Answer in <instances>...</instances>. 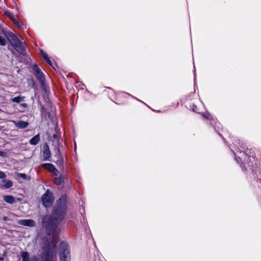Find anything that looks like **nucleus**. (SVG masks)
Wrapping results in <instances>:
<instances>
[{"mask_svg":"<svg viewBox=\"0 0 261 261\" xmlns=\"http://www.w3.org/2000/svg\"><path fill=\"white\" fill-rule=\"evenodd\" d=\"M233 143L234 144V145L238 148V152H240L241 155V156H239L238 158L236 156L234 159L236 162L239 163L240 162H242L243 160V163L242 164V166H241L242 168L243 169H245V170H247V167H249L252 173L257 174L256 170L255 169H253L252 167H251V166L252 165V164H251L250 161H251L252 156H248L247 159L246 160L247 154L246 151H244L246 149V145H245L243 143H241L240 140L238 139H236Z\"/></svg>","mask_w":261,"mask_h":261,"instance_id":"obj_1","label":"nucleus"},{"mask_svg":"<svg viewBox=\"0 0 261 261\" xmlns=\"http://www.w3.org/2000/svg\"><path fill=\"white\" fill-rule=\"evenodd\" d=\"M67 209V196L66 195H62L57 200L56 203L53 208L51 216L57 221L61 222L65 218Z\"/></svg>","mask_w":261,"mask_h":261,"instance_id":"obj_2","label":"nucleus"},{"mask_svg":"<svg viewBox=\"0 0 261 261\" xmlns=\"http://www.w3.org/2000/svg\"><path fill=\"white\" fill-rule=\"evenodd\" d=\"M56 243L54 241L45 244L43 247L42 261H56Z\"/></svg>","mask_w":261,"mask_h":261,"instance_id":"obj_3","label":"nucleus"},{"mask_svg":"<svg viewBox=\"0 0 261 261\" xmlns=\"http://www.w3.org/2000/svg\"><path fill=\"white\" fill-rule=\"evenodd\" d=\"M56 220L51 216L45 215L42 218V225L47 236H53L57 229Z\"/></svg>","mask_w":261,"mask_h":261,"instance_id":"obj_4","label":"nucleus"},{"mask_svg":"<svg viewBox=\"0 0 261 261\" xmlns=\"http://www.w3.org/2000/svg\"><path fill=\"white\" fill-rule=\"evenodd\" d=\"M60 259L61 261L70 260V250L69 245L66 242L62 241L60 245Z\"/></svg>","mask_w":261,"mask_h":261,"instance_id":"obj_5","label":"nucleus"},{"mask_svg":"<svg viewBox=\"0 0 261 261\" xmlns=\"http://www.w3.org/2000/svg\"><path fill=\"white\" fill-rule=\"evenodd\" d=\"M55 198L52 192L47 189L41 197L42 205L45 208L49 207L53 203Z\"/></svg>","mask_w":261,"mask_h":261,"instance_id":"obj_6","label":"nucleus"},{"mask_svg":"<svg viewBox=\"0 0 261 261\" xmlns=\"http://www.w3.org/2000/svg\"><path fill=\"white\" fill-rule=\"evenodd\" d=\"M33 69L34 71V75L37 80L41 85H43L45 81V78L40 69L38 67L37 64H34L33 66Z\"/></svg>","mask_w":261,"mask_h":261,"instance_id":"obj_7","label":"nucleus"},{"mask_svg":"<svg viewBox=\"0 0 261 261\" xmlns=\"http://www.w3.org/2000/svg\"><path fill=\"white\" fill-rule=\"evenodd\" d=\"M42 156L43 161H50L51 157V152L47 143H45L43 145Z\"/></svg>","mask_w":261,"mask_h":261,"instance_id":"obj_8","label":"nucleus"},{"mask_svg":"<svg viewBox=\"0 0 261 261\" xmlns=\"http://www.w3.org/2000/svg\"><path fill=\"white\" fill-rule=\"evenodd\" d=\"M14 49L20 54L23 56H26L25 48L22 44V42L20 40L16 44L12 46Z\"/></svg>","mask_w":261,"mask_h":261,"instance_id":"obj_9","label":"nucleus"},{"mask_svg":"<svg viewBox=\"0 0 261 261\" xmlns=\"http://www.w3.org/2000/svg\"><path fill=\"white\" fill-rule=\"evenodd\" d=\"M20 255L22 258V261H39V259L37 256L34 255L30 257L29 252L27 251L22 252Z\"/></svg>","mask_w":261,"mask_h":261,"instance_id":"obj_10","label":"nucleus"},{"mask_svg":"<svg viewBox=\"0 0 261 261\" xmlns=\"http://www.w3.org/2000/svg\"><path fill=\"white\" fill-rule=\"evenodd\" d=\"M6 36L12 46L16 44V43L20 41L17 37L12 32L8 33Z\"/></svg>","mask_w":261,"mask_h":261,"instance_id":"obj_11","label":"nucleus"},{"mask_svg":"<svg viewBox=\"0 0 261 261\" xmlns=\"http://www.w3.org/2000/svg\"><path fill=\"white\" fill-rule=\"evenodd\" d=\"M19 224L23 226L32 227L35 226L36 223L35 221L32 219H22L19 220Z\"/></svg>","mask_w":261,"mask_h":261,"instance_id":"obj_12","label":"nucleus"},{"mask_svg":"<svg viewBox=\"0 0 261 261\" xmlns=\"http://www.w3.org/2000/svg\"><path fill=\"white\" fill-rule=\"evenodd\" d=\"M14 124L16 127L19 128H24L28 126L29 123L27 121L22 120H18L17 121H14Z\"/></svg>","mask_w":261,"mask_h":261,"instance_id":"obj_13","label":"nucleus"},{"mask_svg":"<svg viewBox=\"0 0 261 261\" xmlns=\"http://www.w3.org/2000/svg\"><path fill=\"white\" fill-rule=\"evenodd\" d=\"M40 140V136L39 134H38L30 140L29 143L32 145H36L38 144Z\"/></svg>","mask_w":261,"mask_h":261,"instance_id":"obj_14","label":"nucleus"},{"mask_svg":"<svg viewBox=\"0 0 261 261\" xmlns=\"http://www.w3.org/2000/svg\"><path fill=\"white\" fill-rule=\"evenodd\" d=\"M3 199L6 202L13 204L16 202L15 198L11 195H5L3 197Z\"/></svg>","mask_w":261,"mask_h":261,"instance_id":"obj_15","label":"nucleus"},{"mask_svg":"<svg viewBox=\"0 0 261 261\" xmlns=\"http://www.w3.org/2000/svg\"><path fill=\"white\" fill-rule=\"evenodd\" d=\"M65 179V178L63 175H60L54 179V182L56 185L60 186L64 183Z\"/></svg>","mask_w":261,"mask_h":261,"instance_id":"obj_16","label":"nucleus"},{"mask_svg":"<svg viewBox=\"0 0 261 261\" xmlns=\"http://www.w3.org/2000/svg\"><path fill=\"white\" fill-rule=\"evenodd\" d=\"M2 182L4 184L3 187L6 189H9L13 186V183L10 180L4 179L2 181Z\"/></svg>","mask_w":261,"mask_h":261,"instance_id":"obj_17","label":"nucleus"},{"mask_svg":"<svg viewBox=\"0 0 261 261\" xmlns=\"http://www.w3.org/2000/svg\"><path fill=\"white\" fill-rule=\"evenodd\" d=\"M41 167L45 169L49 170L51 172L53 169L55 168V166L51 163H44L41 164Z\"/></svg>","mask_w":261,"mask_h":261,"instance_id":"obj_18","label":"nucleus"},{"mask_svg":"<svg viewBox=\"0 0 261 261\" xmlns=\"http://www.w3.org/2000/svg\"><path fill=\"white\" fill-rule=\"evenodd\" d=\"M23 100V98L21 96L14 97L11 99V101L16 103H20Z\"/></svg>","mask_w":261,"mask_h":261,"instance_id":"obj_19","label":"nucleus"},{"mask_svg":"<svg viewBox=\"0 0 261 261\" xmlns=\"http://www.w3.org/2000/svg\"><path fill=\"white\" fill-rule=\"evenodd\" d=\"M202 115L205 119L207 120H210L211 121L213 120L212 115L208 112L203 113Z\"/></svg>","mask_w":261,"mask_h":261,"instance_id":"obj_20","label":"nucleus"},{"mask_svg":"<svg viewBox=\"0 0 261 261\" xmlns=\"http://www.w3.org/2000/svg\"><path fill=\"white\" fill-rule=\"evenodd\" d=\"M40 53L41 55L42 56V57L44 59V60H45L46 59H47V58H49L48 55L46 53H45L43 51V50H42V49H41L40 50Z\"/></svg>","mask_w":261,"mask_h":261,"instance_id":"obj_21","label":"nucleus"},{"mask_svg":"<svg viewBox=\"0 0 261 261\" xmlns=\"http://www.w3.org/2000/svg\"><path fill=\"white\" fill-rule=\"evenodd\" d=\"M6 41L5 38L2 36L0 35V45L4 46L6 45Z\"/></svg>","mask_w":261,"mask_h":261,"instance_id":"obj_22","label":"nucleus"},{"mask_svg":"<svg viewBox=\"0 0 261 261\" xmlns=\"http://www.w3.org/2000/svg\"><path fill=\"white\" fill-rule=\"evenodd\" d=\"M17 176L18 177H21V178H22L23 179H27V177H28L27 175L24 174V173H17Z\"/></svg>","mask_w":261,"mask_h":261,"instance_id":"obj_23","label":"nucleus"},{"mask_svg":"<svg viewBox=\"0 0 261 261\" xmlns=\"http://www.w3.org/2000/svg\"><path fill=\"white\" fill-rule=\"evenodd\" d=\"M51 172H52L56 176H58L59 173L58 170L55 167Z\"/></svg>","mask_w":261,"mask_h":261,"instance_id":"obj_24","label":"nucleus"},{"mask_svg":"<svg viewBox=\"0 0 261 261\" xmlns=\"http://www.w3.org/2000/svg\"><path fill=\"white\" fill-rule=\"evenodd\" d=\"M7 177L6 173L2 171H0V179H4Z\"/></svg>","mask_w":261,"mask_h":261,"instance_id":"obj_25","label":"nucleus"},{"mask_svg":"<svg viewBox=\"0 0 261 261\" xmlns=\"http://www.w3.org/2000/svg\"><path fill=\"white\" fill-rule=\"evenodd\" d=\"M10 18L13 21L14 24H16L17 27L19 28L21 27L20 25L19 24V22L16 19H15L14 18H12L11 17H10Z\"/></svg>","mask_w":261,"mask_h":261,"instance_id":"obj_26","label":"nucleus"},{"mask_svg":"<svg viewBox=\"0 0 261 261\" xmlns=\"http://www.w3.org/2000/svg\"><path fill=\"white\" fill-rule=\"evenodd\" d=\"M45 61L48 65H49L50 66L53 67V63L49 58H47V59H46Z\"/></svg>","mask_w":261,"mask_h":261,"instance_id":"obj_27","label":"nucleus"},{"mask_svg":"<svg viewBox=\"0 0 261 261\" xmlns=\"http://www.w3.org/2000/svg\"><path fill=\"white\" fill-rule=\"evenodd\" d=\"M45 61L48 65H49L50 66L53 67V63L49 58H47V59H46Z\"/></svg>","mask_w":261,"mask_h":261,"instance_id":"obj_28","label":"nucleus"},{"mask_svg":"<svg viewBox=\"0 0 261 261\" xmlns=\"http://www.w3.org/2000/svg\"><path fill=\"white\" fill-rule=\"evenodd\" d=\"M45 61L48 65H49L50 66L53 67V63L49 58H47V59H46Z\"/></svg>","mask_w":261,"mask_h":261,"instance_id":"obj_29","label":"nucleus"},{"mask_svg":"<svg viewBox=\"0 0 261 261\" xmlns=\"http://www.w3.org/2000/svg\"><path fill=\"white\" fill-rule=\"evenodd\" d=\"M191 109L192 110V111L194 112H197V106L195 105H193L192 107H191Z\"/></svg>","mask_w":261,"mask_h":261,"instance_id":"obj_30","label":"nucleus"},{"mask_svg":"<svg viewBox=\"0 0 261 261\" xmlns=\"http://www.w3.org/2000/svg\"><path fill=\"white\" fill-rule=\"evenodd\" d=\"M0 156H6V153L4 151H0Z\"/></svg>","mask_w":261,"mask_h":261,"instance_id":"obj_31","label":"nucleus"},{"mask_svg":"<svg viewBox=\"0 0 261 261\" xmlns=\"http://www.w3.org/2000/svg\"><path fill=\"white\" fill-rule=\"evenodd\" d=\"M53 139H54V140H55V139H58V135H57V134H54V135H53Z\"/></svg>","mask_w":261,"mask_h":261,"instance_id":"obj_32","label":"nucleus"},{"mask_svg":"<svg viewBox=\"0 0 261 261\" xmlns=\"http://www.w3.org/2000/svg\"><path fill=\"white\" fill-rule=\"evenodd\" d=\"M80 213L83 215V213H85V210H84V208H82V210L81 208L80 209Z\"/></svg>","mask_w":261,"mask_h":261,"instance_id":"obj_33","label":"nucleus"},{"mask_svg":"<svg viewBox=\"0 0 261 261\" xmlns=\"http://www.w3.org/2000/svg\"><path fill=\"white\" fill-rule=\"evenodd\" d=\"M194 80H195V77H196V70H195V67H194Z\"/></svg>","mask_w":261,"mask_h":261,"instance_id":"obj_34","label":"nucleus"},{"mask_svg":"<svg viewBox=\"0 0 261 261\" xmlns=\"http://www.w3.org/2000/svg\"><path fill=\"white\" fill-rule=\"evenodd\" d=\"M45 112V108L44 107H42L41 109V113H43Z\"/></svg>","mask_w":261,"mask_h":261,"instance_id":"obj_35","label":"nucleus"},{"mask_svg":"<svg viewBox=\"0 0 261 261\" xmlns=\"http://www.w3.org/2000/svg\"><path fill=\"white\" fill-rule=\"evenodd\" d=\"M127 94H128V95H129V96H132V97H133L134 98L136 99L137 100L140 101V100H139V99H138L137 98H136L134 97V96H132L131 95H130V94H128V93H127ZM140 101H141L140 100Z\"/></svg>","mask_w":261,"mask_h":261,"instance_id":"obj_36","label":"nucleus"},{"mask_svg":"<svg viewBox=\"0 0 261 261\" xmlns=\"http://www.w3.org/2000/svg\"><path fill=\"white\" fill-rule=\"evenodd\" d=\"M4 258L3 257L0 256V261H4Z\"/></svg>","mask_w":261,"mask_h":261,"instance_id":"obj_37","label":"nucleus"},{"mask_svg":"<svg viewBox=\"0 0 261 261\" xmlns=\"http://www.w3.org/2000/svg\"><path fill=\"white\" fill-rule=\"evenodd\" d=\"M83 219L84 222H85V216H83Z\"/></svg>","mask_w":261,"mask_h":261,"instance_id":"obj_38","label":"nucleus"},{"mask_svg":"<svg viewBox=\"0 0 261 261\" xmlns=\"http://www.w3.org/2000/svg\"><path fill=\"white\" fill-rule=\"evenodd\" d=\"M7 219H8L7 217H4V220H7Z\"/></svg>","mask_w":261,"mask_h":261,"instance_id":"obj_39","label":"nucleus"},{"mask_svg":"<svg viewBox=\"0 0 261 261\" xmlns=\"http://www.w3.org/2000/svg\"><path fill=\"white\" fill-rule=\"evenodd\" d=\"M60 162H63V159H62V158H61V159H60Z\"/></svg>","mask_w":261,"mask_h":261,"instance_id":"obj_40","label":"nucleus"},{"mask_svg":"<svg viewBox=\"0 0 261 261\" xmlns=\"http://www.w3.org/2000/svg\"><path fill=\"white\" fill-rule=\"evenodd\" d=\"M23 106H27V104H26V103H23Z\"/></svg>","mask_w":261,"mask_h":261,"instance_id":"obj_41","label":"nucleus"},{"mask_svg":"<svg viewBox=\"0 0 261 261\" xmlns=\"http://www.w3.org/2000/svg\"><path fill=\"white\" fill-rule=\"evenodd\" d=\"M47 115H48V116H49V115H50V113H49V112H47Z\"/></svg>","mask_w":261,"mask_h":261,"instance_id":"obj_42","label":"nucleus"},{"mask_svg":"<svg viewBox=\"0 0 261 261\" xmlns=\"http://www.w3.org/2000/svg\"><path fill=\"white\" fill-rule=\"evenodd\" d=\"M218 134L220 136H221V134L219 132H218Z\"/></svg>","mask_w":261,"mask_h":261,"instance_id":"obj_43","label":"nucleus"},{"mask_svg":"<svg viewBox=\"0 0 261 261\" xmlns=\"http://www.w3.org/2000/svg\"><path fill=\"white\" fill-rule=\"evenodd\" d=\"M17 200H18V201H20V198H17Z\"/></svg>","mask_w":261,"mask_h":261,"instance_id":"obj_44","label":"nucleus"}]
</instances>
